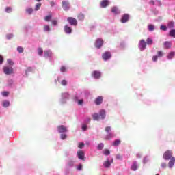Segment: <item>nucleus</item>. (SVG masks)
Instances as JSON below:
<instances>
[{
  "label": "nucleus",
  "mask_w": 175,
  "mask_h": 175,
  "mask_svg": "<svg viewBox=\"0 0 175 175\" xmlns=\"http://www.w3.org/2000/svg\"><path fill=\"white\" fill-rule=\"evenodd\" d=\"M58 132L59 133H65V132H67L66 127L64 125H60L57 126Z\"/></svg>",
  "instance_id": "nucleus-12"
},
{
  "label": "nucleus",
  "mask_w": 175,
  "mask_h": 175,
  "mask_svg": "<svg viewBox=\"0 0 175 175\" xmlns=\"http://www.w3.org/2000/svg\"><path fill=\"white\" fill-rule=\"evenodd\" d=\"M60 71L64 72H66V68H65V66H62L60 68Z\"/></svg>",
  "instance_id": "nucleus-51"
},
{
  "label": "nucleus",
  "mask_w": 175,
  "mask_h": 175,
  "mask_svg": "<svg viewBox=\"0 0 175 175\" xmlns=\"http://www.w3.org/2000/svg\"><path fill=\"white\" fill-rule=\"evenodd\" d=\"M116 159H118L119 161H122V156L120 154H116Z\"/></svg>",
  "instance_id": "nucleus-46"
},
{
  "label": "nucleus",
  "mask_w": 175,
  "mask_h": 175,
  "mask_svg": "<svg viewBox=\"0 0 175 175\" xmlns=\"http://www.w3.org/2000/svg\"><path fill=\"white\" fill-rule=\"evenodd\" d=\"M3 107H9L10 106V102L9 100H4L2 102Z\"/></svg>",
  "instance_id": "nucleus-23"
},
{
  "label": "nucleus",
  "mask_w": 175,
  "mask_h": 175,
  "mask_svg": "<svg viewBox=\"0 0 175 175\" xmlns=\"http://www.w3.org/2000/svg\"><path fill=\"white\" fill-rule=\"evenodd\" d=\"M136 158H138V159L142 158V153H140V152L137 153Z\"/></svg>",
  "instance_id": "nucleus-53"
},
{
  "label": "nucleus",
  "mask_w": 175,
  "mask_h": 175,
  "mask_svg": "<svg viewBox=\"0 0 175 175\" xmlns=\"http://www.w3.org/2000/svg\"><path fill=\"white\" fill-rule=\"evenodd\" d=\"M160 29L161 31H164V32H166V31H167V26L161 25L160 26Z\"/></svg>",
  "instance_id": "nucleus-30"
},
{
  "label": "nucleus",
  "mask_w": 175,
  "mask_h": 175,
  "mask_svg": "<svg viewBox=\"0 0 175 175\" xmlns=\"http://www.w3.org/2000/svg\"><path fill=\"white\" fill-rule=\"evenodd\" d=\"M131 169L133 172H136V170H137V169H139V163H137V161L133 162V163L131 164Z\"/></svg>",
  "instance_id": "nucleus-9"
},
{
  "label": "nucleus",
  "mask_w": 175,
  "mask_h": 175,
  "mask_svg": "<svg viewBox=\"0 0 175 175\" xmlns=\"http://www.w3.org/2000/svg\"><path fill=\"white\" fill-rule=\"evenodd\" d=\"M5 12H6L7 13H10V12H12V8H10V7H7V8H5Z\"/></svg>",
  "instance_id": "nucleus-45"
},
{
  "label": "nucleus",
  "mask_w": 175,
  "mask_h": 175,
  "mask_svg": "<svg viewBox=\"0 0 175 175\" xmlns=\"http://www.w3.org/2000/svg\"><path fill=\"white\" fill-rule=\"evenodd\" d=\"M64 31L68 34L72 33V27H69L68 25H65L64 27Z\"/></svg>",
  "instance_id": "nucleus-16"
},
{
  "label": "nucleus",
  "mask_w": 175,
  "mask_h": 175,
  "mask_svg": "<svg viewBox=\"0 0 175 175\" xmlns=\"http://www.w3.org/2000/svg\"><path fill=\"white\" fill-rule=\"evenodd\" d=\"M148 3L150 6H154V5H155V1H154V0H151Z\"/></svg>",
  "instance_id": "nucleus-52"
},
{
  "label": "nucleus",
  "mask_w": 175,
  "mask_h": 175,
  "mask_svg": "<svg viewBox=\"0 0 175 175\" xmlns=\"http://www.w3.org/2000/svg\"><path fill=\"white\" fill-rule=\"evenodd\" d=\"M61 139L62 140H64V139H66V135L65 134H62L61 135Z\"/></svg>",
  "instance_id": "nucleus-54"
},
{
  "label": "nucleus",
  "mask_w": 175,
  "mask_h": 175,
  "mask_svg": "<svg viewBox=\"0 0 175 175\" xmlns=\"http://www.w3.org/2000/svg\"><path fill=\"white\" fill-rule=\"evenodd\" d=\"M148 30L149 31V32H154V31H155V25L152 24H149L148 25Z\"/></svg>",
  "instance_id": "nucleus-20"
},
{
  "label": "nucleus",
  "mask_w": 175,
  "mask_h": 175,
  "mask_svg": "<svg viewBox=\"0 0 175 175\" xmlns=\"http://www.w3.org/2000/svg\"><path fill=\"white\" fill-rule=\"evenodd\" d=\"M102 46H103V40L101 38L97 39L95 42V47H96V49H100Z\"/></svg>",
  "instance_id": "nucleus-6"
},
{
  "label": "nucleus",
  "mask_w": 175,
  "mask_h": 175,
  "mask_svg": "<svg viewBox=\"0 0 175 175\" xmlns=\"http://www.w3.org/2000/svg\"><path fill=\"white\" fill-rule=\"evenodd\" d=\"M98 116H100V118L103 120L105 117H106V111H105V110L100 111V113Z\"/></svg>",
  "instance_id": "nucleus-24"
},
{
  "label": "nucleus",
  "mask_w": 175,
  "mask_h": 175,
  "mask_svg": "<svg viewBox=\"0 0 175 175\" xmlns=\"http://www.w3.org/2000/svg\"><path fill=\"white\" fill-rule=\"evenodd\" d=\"M163 46H164V49H171L172 42L165 41L163 44Z\"/></svg>",
  "instance_id": "nucleus-18"
},
{
  "label": "nucleus",
  "mask_w": 175,
  "mask_h": 175,
  "mask_svg": "<svg viewBox=\"0 0 175 175\" xmlns=\"http://www.w3.org/2000/svg\"><path fill=\"white\" fill-rule=\"evenodd\" d=\"M77 18L81 20V21H83L84 19V14L83 13H79L78 15H77Z\"/></svg>",
  "instance_id": "nucleus-31"
},
{
  "label": "nucleus",
  "mask_w": 175,
  "mask_h": 175,
  "mask_svg": "<svg viewBox=\"0 0 175 175\" xmlns=\"http://www.w3.org/2000/svg\"><path fill=\"white\" fill-rule=\"evenodd\" d=\"M92 117L94 121H99V120H100V116L98 113L92 114Z\"/></svg>",
  "instance_id": "nucleus-21"
},
{
  "label": "nucleus",
  "mask_w": 175,
  "mask_h": 175,
  "mask_svg": "<svg viewBox=\"0 0 175 175\" xmlns=\"http://www.w3.org/2000/svg\"><path fill=\"white\" fill-rule=\"evenodd\" d=\"M78 170H81V169H83V165L81 164H80L78 167H77Z\"/></svg>",
  "instance_id": "nucleus-61"
},
{
  "label": "nucleus",
  "mask_w": 175,
  "mask_h": 175,
  "mask_svg": "<svg viewBox=\"0 0 175 175\" xmlns=\"http://www.w3.org/2000/svg\"><path fill=\"white\" fill-rule=\"evenodd\" d=\"M149 159H148V157H145L143 159V163L144 165H146V163H147L148 162Z\"/></svg>",
  "instance_id": "nucleus-36"
},
{
  "label": "nucleus",
  "mask_w": 175,
  "mask_h": 175,
  "mask_svg": "<svg viewBox=\"0 0 175 175\" xmlns=\"http://www.w3.org/2000/svg\"><path fill=\"white\" fill-rule=\"evenodd\" d=\"M128 21H129V14H123L120 19V22L122 24H125V23H128Z\"/></svg>",
  "instance_id": "nucleus-5"
},
{
  "label": "nucleus",
  "mask_w": 175,
  "mask_h": 175,
  "mask_svg": "<svg viewBox=\"0 0 175 175\" xmlns=\"http://www.w3.org/2000/svg\"><path fill=\"white\" fill-rule=\"evenodd\" d=\"M113 159H110V163H113Z\"/></svg>",
  "instance_id": "nucleus-64"
},
{
  "label": "nucleus",
  "mask_w": 175,
  "mask_h": 175,
  "mask_svg": "<svg viewBox=\"0 0 175 175\" xmlns=\"http://www.w3.org/2000/svg\"><path fill=\"white\" fill-rule=\"evenodd\" d=\"M167 166V164H166V163H161V167L162 169H166Z\"/></svg>",
  "instance_id": "nucleus-39"
},
{
  "label": "nucleus",
  "mask_w": 175,
  "mask_h": 175,
  "mask_svg": "<svg viewBox=\"0 0 175 175\" xmlns=\"http://www.w3.org/2000/svg\"><path fill=\"white\" fill-rule=\"evenodd\" d=\"M92 76L94 77V79H100V72L94 71L92 72Z\"/></svg>",
  "instance_id": "nucleus-17"
},
{
  "label": "nucleus",
  "mask_w": 175,
  "mask_h": 175,
  "mask_svg": "<svg viewBox=\"0 0 175 175\" xmlns=\"http://www.w3.org/2000/svg\"><path fill=\"white\" fill-rule=\"evenodd\" d=\"M77 155L79 159H81L82 161H84V152L83 150L78 151L77 152Z\"/></svg>",
  "instance_id": "nucleus-13"
},
{
  "label": "nucleus",
  "mask_w": 175,
  "mask_h": 175,
  "mask_svg": "<svg viewBox=\"0 0 175 175\" xmlns=\"http://www.w3.org/2000/svg\"><path fill=\"white\" fill-rule=\"evenodd\" d=\"M91 121V118H88V119H87V122H90Z\"/></svg>",
  "instance_id": "nucleus-63"
},
{
  "label": "nucleus",
  "mask_w": 175,
  "mask_h": 175,
  "mask_svg": "<svg viewBox=\"0 0 175 175\" xmlns=\"http://www.w3.org/2000/svg\"><path fill=\"white\" fill-rule=\"evenodd\" d=\"M17 51H18V53H24V49L21 46H18L17 48Z\"/></svg>",
  "instance_id": "nucleus-40"
},
{
  "label": "nucleus",
  "mask_w": 175,
  "mask_h": 175,
  "mask_svg": "<svg viewBox=\"0 0 175 175\" xmlns=\"http://www.w3.org/2000/svg\"><path fill=\"white\" fill-rule=\"evenodd\" d=\"M51 55H52L51 51H44V57L45 58H49L50 57H51Z\"/></svg>",
  "instance_id": "nucleus-22"
},
{
  "label": "nucleus",
  "mask_w": 175,
  "mask_h": 175,
  "mask_svg": "<svg viewBox=\"0 0 175 175\" xmlns=\"http://www.w3.org/2000/svg\"><path fill=\"white\" fill-rule=\"evenodd\" d=\"M101 8H106L109 6V0H103L100 3Z\"/></svg>",
  "instance_id": "nucleus-19"
},
{
  "label": "nucleus",
  "mask_w": 175,
  "mask_h": 175,
  "mask_svg": "<svg viewBox=\"0 0 175 175\" xmlns=\"http://www.w3.org/2000/svg\"><path fill=\"white\" fill-rule=\"evenodd\" d=\"M12 38H13V35L12 34L7 35V39H12Z\"/></svg>",
  "instance_id": "nucleus-58"
},
{
  "label": "nucleus",
  "mask_w": 175,
  "mask_h": 175,
  "mask_svg": "<svg viewBox=\"0 0 175 175\" xmlns=\"http://www.w3.org/2000/svg\"><path fill=\"white\" fill-rule=\"evenodd\" d=\"M102 58L103 59H104V61H107V59L110 58V53L109 52L104 53L102 55Z\"/></svg>",
  "instance_id": "nucleus-15"
},
{
  "label": "nucleus",
  "mask_w": 175,
  "mask_h": 175,
  "mask_svg": "<svg viewBox=\"0 0 175 175\" xmlns=\"http://www.w3.org/2000/svg\"><path fill=\"white\" fill-rule=\"evenodd\" d=\"M174 165H175V157H172L171 159H170V161L168 163V167L170 169H172Z\"/></svg>",
  "instance_id": "nucleus-10"
},
{
  "label": "nucleus",
  "mask_w": 175,
  "mask_h": 175,
  "mask_svg": "<svg viewBox=\"0 0 175 175\" xmlns=\"http://www.w3.org/2000/svg\"><path fill=\"white\" fill-rule=\"evenodd\" d=\"M163 157L165 161H169L173 158V152L172 150H167L164 152Z\"/></svg>",
  "instance_id": "nucleus-2"
},
{
  "label": "nucleus",
  "mask_w": 175,
  "mask_h": 175,
  "mask_svg": "<svg viewBox=\"0 0 175 175\" xmlns=\"http://www.w3.org/2000/svg\"><path fill=\"white\" fill-rule=\"evenodd\" d=\"M50 5L53 8V6H55V3L54 1H51Z\"/></svg>",
  "instance_id": "nucleus-60"
},
{
  "label": "nucleus",
  "mask_w": 175,
  "mask_h": 175,
  "mask_svg": "<svg viewBox=\"0 0 175 175\" xmlns=\"http://www.w3.org/2000/svg\"><path fill=\"white\" fill-rule=\"evenodd\" d=\"M121 144V139H115L112 144H111V146L113 147H118V146H120Z\"/></svg>",
  "instance_id": "nucleus-14"
},
{
  "label": "nucleus",
  "mask_w": 175,
  "mask_h": 175,
  "mask_svg": "<svg viewBox=\"0 0 175 175\" xmlns=\"http://www.w3.org/2000/svg\"><path fill=\"white\" fill-rule=\"evenodd\" d=\"M126 46V44L125 43V42L121 41L120 42V45H119L120 49H125Z\"/></svg>",
  "instance_id": "nucleus-28"
},
{
  "label": "nucleus",
  "mask_w": 175,
  "mask_h": 175,
  "mask_svg": "<svg viewBox=\"0 0 175 175\" xmlns=\"http://www.w3.org/2000/svg\"><path fill=\"white\" fill-rule=\"evenodd\" d=\"M146 44H148V46H151V44H152V39L151 38H148L146 39Z\"/></svg>",
  "instance_id": "nucleus-29"
},
{
  "label": "nucleus",
  "mask_w": 175,
  "mask_h": 175,
  "mask_svg": "<svg viewBox=\"0 0 175 175\" xmlns=\"http://www.w3.org/2000/svg\"><path fill=\"white\" fill-rule=\"evenodd\" d=\"M51 15H48L44 18L45 21H50L51 20Z\"/></svg>",
  "instance_id": "nucleus-41"
},
{
  "label": "nucleus",
  "mask_w": 175,
  "mask_h": 175,
  "mask_svg": "<svg viewBox=\"0 0 175 175\" xmlns=\"http://www.w3.org/2000/svg\"><path fill=\"white\" fill-rule=\"evenodd\" d=\"M26 12H27V13H28V14H32V12H33V9H32L31 8H27Z\"/></svg>",
  "instance_id": "nucleus-35"
},
{
  "label": "nucleus",
  "mask_w": 175,
  "mask_h": 175,
  "mask_svg": "<svg viewBox=\"0 0 175 175\" xmlns=\"http://www.w3.org/2000/svg\"><path fill=\"white\" fill-rule=\"evenodd\" d=\"M84 146H85L84 143L81 142L79 144L78 147H79V148L81 149V148H83V147H84Z\"/></svg>",
  "instance_id": "nucleus-49"
},
{
  "label": "nucleus",
  "mask_w": 175,
  "mask_h": 175,
  "mask_svg": "<svg viewBox=\"0 0 175 175\" xmlns=\"http://www.w3.org/2000/svg\"><path fill=\"white\" fill-rule=\"evenodd\" d=\"M67 21L70 24V25H77V20L73 17H68Z\"/></svg>",
  "instance_id": "nucleus-7"
},
{
  "label": "nucleus",
  "mask_w": 175,
  "mask_h": 175,
  "mask_svg": "<svg viewBox=\"0 0 175 175\" xmlns=\"http://www.w3.org/2000/svg\"><path fill=\"white\" fill-rule=\"evenodd\" d=\"M170 36H172V38H175V29H172L170 31Z\"/></svg>",
  "instance_id": "nucleus-34"
},
{
  "label": "nucleus",
  "mask_w": 175,
  "mask_h": 175,
  "mask_svg": "<svg viewBox=\"0 0 175 175\" xmlns=\"http://www.w3.org/2000/svg\"><path fill=\"white\" fill-rule=\"evenodd\" d=\"M94 103L97 106H99V105H102L103 103V96H99L94 100Z\"/></svg>",
  "instance_id": "nucleus-8"
},
{
  "label": "nucleus",
  "mask_w": 175,
  "mask_h": 175,
  "mask_svg": "<svg viewBox=\"0 0 175 175\" xmlns=\"http://www.w3.org/2000/svg\"><path fill=\"white\" fill-rule=\"evenodd\" d=\"M103 147H104V145H103V144H99L98 145V150H103Z\"/></svg>",
  "instance_id": "nucleus-43"
},
{
  "label": "nucleus",
  "mask_w": 175,
  "mask_h": 175,
  "mask_svg": "<svg viewBox=\"0 0 175 175\" xmlns=\"http://www.w3.org/2000/svg\"><path fill=\"white\" fill-rule=\"evenodd\" d=\"M146 47H147V44L146 43V40H141L138 43V49L140 51H144L146 50Z\"/></svg>",
  "instance_id": "nucleus-1"
},
{
  "label": "nucleus",
  "mask_w": 175,
  "mask_h": 175,
  "mask_svg": "<svg viewBox=\"0 0 175 175\" xmlns=\"http://www.w3.org/2000/svg\"><path fill=\"white\" fill-rule=\"evenodd\" d=\"M50 29H51L50 26H49V25L44 26V31H45V32L49 31Z\"/></svg>",
  "instance_id": "nucleus-37"
},
{
  "label": "nucleus",
  "mask_w": 175,
  "mask_h": 175,
  "mask_svg": "<svg viewBox=\"0 0 175 175\" xmlns=\"http://www.w3.org/2000/svg\"><path fill=\"white\" fill-rule=\"evenodd\" d=\"M103 154L106 156L109 155L110 150L109 149H105L104 150H103Z\"/></svg>",
  "instance_id": "nucleus-32"
},
{
  "label": "nucleus",
  "mask_w": 175,
  "mask_h": 175,
  "mask_svg": "<svg viewBox=\"0 0 175 175\" xmlns=\"http://www.w3.org/2000/svg\"><path fill=\"white\" fill-rule=\"evenodd\" d=\"M3 72L5 75H12L13 74V68L9 66L3 67Z\"/></svg>",
  "instance_id": "nucleus-4"
},
{
  "label": "nucleus",
  "mask_w": 175,
  "mask_h": 175,
  "mask_svg": "<svg viewBox=\"0 0 175 175\" xmlns=\"http://www.w3.org/2000/svg\"><path fill=\"white\" fill-rule=\"evenodd\" d=\"M152 59L153 62H157V61H158V56L154 55L152 57Z\"/></svg>",
  "instance_id": "nucleus-48"
},
{
  "label": "nucleus",
  "mask_w": 175,
  "mask_h": 175,
  "mask_svg": "<svg viewBox=\"0 0 175 175\" xmlns=\"http://www.w3.org/2000/svg\"><path fill=\"white\" fill-rule=\"evenodd\" d=\"M1 94L3 96H8L9 95V92H3Z\"/></svg>",
  "instance_id": "nucleus-50"
},
{
  "label": "nucleus",
  "mask_w": 175,
  "mask_h": 175,
  "mask_svg": "<svg viewBox=\"0 0 175 175\" xmlns=\"http://www.w3.org/2000/svg\"><path fill=\"white\" fill-rule=\"evenodd\" d=\"M62 6L65 12H68L70 9V3L69 1H63L62 2Z\"/></svg>",
  "instance_id": "nucleus-3"
},
{
  "label": "nucleus",
  "mask_w": 175,
  "mask_h": 175,
  "mask_svg": "<svg viewBox=\"0 0 175 175\" xmlns=\"http://www.w3.org/2000/svg\"><path fill=\"white\" fill-rule=\"evenodd\" d=\"M83 102L84 101L83 100H78V105H83Z\"/></svg>",
  "instance_id": "nucleus-59"
},
{
  "label": "nucleus",
  "mask_w": 175,
  "mask_h": 175,
  "mask_svg": "<svg viewBox=\"0 0 175 175\" xmlns=\"http://www.w3.org/2000/svg\"><path fill=\"white\" fill-rule=\"evenodd\" d=\"M3 64V57L0 55V64Z\"/></svg>",
  "instance_id": "nucleus-55"
},
{
  "label": "nucleus",
  "mask_w": 175,
  "mask_h": 175,
  "mask_svg": "<svg viewBox=\"0 0 175 175\" xmlns=\"http://www.w3.org/2000/svg\"><path fill=\"white\" fill-rule=\"evenodd\" d=\"M52 24H53V25H57V20H53V21H52Z\"/></svg>",
  "instance_id": "nucleus-57"
},
{
  "label": "nucleus",
  "mask_w": 175,
  "mask_h": 175,
  "mask_svg": "<svg viewBox=\"0 0 175 175\" xmlns=\"http://www.w3.org/2000/svg\"><path fill=\"white\" fill-rule=\"evenodd\" d=\"M38 55H43V49L42 48H38Z\"/></svg>",
  "instance_id": "nucleus-42"
},
{
  "label": "nucleus",
  "mask_w": 175,
  "mask_h": 175,
  "mask_svg": "<svg viewBox=\"0 0 175 175\" xmlns=\"http://www.w3.org/2000/svg\"><path fill=\"white\" fill-rule=\"evenodd\" d=\"M105 131L106 132H110V127H106L105 128Z\"/></svg>",
  "instance_id": "nucleus-62"
},
{
  "label": "nucleus",
  "mask_w": 175,
  "mask_h": 175,
  "mask_svg": "<svg viewBox=\"0 0 175 175\" xmlns=\"http://www.w3.org/2000/svg\"><path fill=\"white\" fill-rule=\"evenodd\" d=\"M104 167H109L110 166V161L107 160L103 163Z\"/></svg>",
  "instance_id": "nucleus-33"
},
{
  "label": "nucleus",
  "mask_w": 175,
  "mask_h": 175,
  "mask_svg": "<svg viewBox=\"0 0 175 175\" xmlns=\"http://www.w3.org/2000/svg\"><path fill=\"white\" fill-rule=\"evenodd\" d=\"M62 85H66L68 84V81L64 79L61 82Z\"/></svg>",
  "instance_id": "nucleus-47"
},
{
  "label": "nucleus",
  "mask_w": 175,
  "mask_h": 175,
  "mask_svg": "<svg viewBox=\"0 0 175 175\" xmlns=\"http://www.w3.org/2000/svg\"><path fill=\"white\" fill-rule=\"evenodd\" d=\"M175 53L174 52H170L168 55L167 56V59H172L173 57H174Z\"/></svg>",
  "instance_id": "nucleus-27"
},
{
  "label": "nucleus",
  "mask_w": 175,
  "mask_h": 175,
  "mask_svg": "<svg viewBox=\"0 0 175 175\" xmlns=\"http://www.w3.org/2000/svg\"><path fill=\"white\" fill-rule=\"evenodd\" d=\"M111 13H113L115 16H117V14H120L121 13V11L118 7H113L111 10Z\"/></svg>",
  "instance_id": "nucleus-11"
},
{
  "label": "nucleus",
  "mask_w": 175,
  "mask_h": 175,
  "mask_svg": "<svg viewBox=\"0 0 175 175\" xmlns=\"http://www.w3.org/2000/svg\"><path fill=\"white\" fill-rule=\"evenodd\" d=\"M167 27L170 28V29H172V28H174V22H168V23L167 24Z\"/></svg>",
  "instance_id": "nucleus-25"
},
{
  "label": "nucleus",
  "mask_w": 175,
  "mask_h": 175,
  "mask_svg": "<svg viewBox=\"0 0 175 175\" xmlns=\"http://www.w3.org/2000/svg\"><path fill=\"white\" fill-rule=\"evenodd\" d=\"M82 130H83V131H87V125L83 124V125L82 126Z\"/></svg>",
  "instance_id": "nucleus-56"
},
{
  "label": "nucleus",
  "mask_w": 175,
  "mask_h": 175,
  "mask_svg": "<svg viewBox=\"0 0 175 175\" xmlns=\"http://www.w3.org/2000/svg\"><path fill=\"white\" fill-rule=\"evenodd\" d=\"M40 8H42V3H38L36 4L34 10L36 12H38V10H39L40 9Z\"/></svg>",
  "instance_id": "nucleus-26"
},
{
  "label": "nucleus",
  "mask_w": 175,
  "mask_h": 175,
  "mask_svg": "<svg viewBox=\"0 0 175 175\" xmlns=\"http://www.w3.org/2000/svg\"><path fill=\"white\" fill-rule=\"evenodd\" d=\"M157 55L159 58L163 57V53L161 51H159L157 52Z\"/></svg>",
  "instance_id": "nucleus-38"
},
{
  "label": "nucleus",
  "mask_w": 175,
  "mask_h": 175,
  "mask_svg": "<svg viewBox=\"0 0 175 175\" xmlns=\"http://www.w3.org/2000/svg\"><path fill=\"white\" fill-rule=\"evenodd\" d=\"M7 62H8V65H14V63L13 61H12V59H8L7 60Z\"/></svg>",
  "instance_id": "nucleus-44"
}]
</instances>
